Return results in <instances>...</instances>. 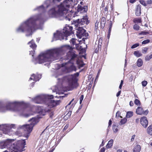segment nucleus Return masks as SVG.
<instances>
[{"label":"nucleus","instance_id":"obj_39","mask_svg":"<svg viewBox=\"0 0 152 152\" xmlns=\"http://www.w3.org/2000/svg\"><path fill=\"white\" fill-rule=\"evenodd\" d=\"M139 45V43H136L132 45L131 46V48L132 49H134L138 46Z\"/></svg>","mask_w":152,"mask_h":152},{"label":"nucleus","instance_id":"obj_9","mask_svg":"<svg viewBox=\"0 0 152 152\" xmlns=\"http://www.w3.org/2000/svg\"><path fill=\"white\" fill-rule=\"evenodd\" d=\"M15 126L14 124H2L0 125V137L2 136V133L8 134L10 132V129L14 128Z\"/></svg>","mask_w":152,"mask_h":152},{"label":"nucleus","instance_id":"obj_2","mask_svg":"<svg viewBox=\"0 0 152 152\" xmlns=\"http://www.w3.org/2000/svg\"><path fill=\"white\" fill-rule=\"evenodd\" d=\"M64 51L62 48H55L48 50L41 53L37 58L33 60L35 64H42L46 62L44 65L48 66L50 62L58 59Z\"/></svg>","mask_w":152,"mask_h":152},{"label":"nucleus","instance_id":"obj_41","mask_svg":"<svg viewBox=\"0 0 152 152\" xmlns=\"http://www.w3.org/2000/svg\"><path fill=\"white\" fill-rule=\"evenodd\" d=\"M69 68L71 71H76L75 67L73 65L71 66Z\"/></svg>","mask_w":152,"mask_h":152},{"label":"nucleus","instance_id":"obj_21","mask_svg":"<svg viewBox=\"0 0 152 152\" xmlns=\"http://www.w3.org/2000/svg\"><path fill=\"white\" fill-rule=\"evenodd\" d=\"M101 45H99V44H97V43H95L94 45V49H95V52L96 53L98 52L99 50L101 48Z\"/></svg>","mask_w":152,"mask_h":152},{"label":"nucleus","instance_id":"obj_47","mask_svg":"<svg viewBox=\"0 0 152 152\" xmlns=\"http://www.w3.org/2000/svg\"><path fill=\"white\" fill-rule=\"evenodd\" d=\"M148 110H146L144 111H143V112L142 114L145 115H146L148 114Z\"/></svg>","mask_w":152,"mask_h":152},{"label":"nucleus","instance_id":"obj_13","mask_svg":"<svg viewBox=\"0 0 152 152\" xmlns=\"http://www.w3.org/2000/svg\"><path fill=\"white\" fill-rule=\"evenodd\" d=\"M77 22L75 24L76 27L80 26L84 24L88 25L89 23V21L88 20L87 16H85L81 19H78L76 20Z\"/></svg>","mask_w":152,"mask_h":152},{"label":"nucleus","instance_id":"obj_64","mask_svg":"<svg viewBox=\"0 0 152 152\" xmlns=\"http://www.w3.org/2000/svg\"><path fill=\"white\" fill-rule=\"evenodd\" d=\"M122 149H118L117 151V152H122Z\"/></svg>","mask_w":152,"mask_h":152},{"label":"nucleus","instance_id":"obj_32","mask_svg":"<svg viewBox=\"0 0 152 152\" xmlns=\"http://www.w3.org/2000/svg\"><path fill=\"white\" fill-rule=\"evenodd\" d=\"M127 119L125 118H124L121 119L120 123V125H122V124H125L127 121Z\"/></svg>","mask_w":152,"mask_h":152},{"label":"nucleus","instance_id":"obj_33","mask_svg":"<svg viewBox=\"0 0 152 152\" xmlns=\"http://www.w3.org/2000/svg\"><path fill=\"white\" fill-rule=\"evenodd\" d=\"M140 27L137 25L135 24L133 26V28L136 31H138L140 29Z\"/></svg>","mask_w":152,"mask_h":152},{"label":"nucleus","instance_id":"obj_25","mask_svg":"<svg viewBox=\"0 0 152 152\" xmlns=\"http://www.w3.org/2000/svg\"><path fill=\"white\" fill-rule=\"evenodd\" d=\"M143 64V62L141 58H139L137 61V65L138 67L141 66Z\"/></svg>","mask_w":152,"mask_h":152},{"label":"nucleus","instance_id":"obj_7","mask_svg":"<svg viewBox=\"0 0 152 152\" xmlns=\"http://www.w3.org/2000/svg\"><path fill=\"white\" fill-rule=\"evenodd\" d=\"M26 142L24 140L18 141L16 146L12 144L13 147L11 146V148H9L3 152H22L24 150V146L26 145Z\"/></svg>","mask_w":152,"mask_h":152},{"label":"nucleus","instance_id":"obj_40","mask_svg":"<svg viewBox=\"0 0 152 152\" xmlns=\"http://www.w3.org/2000/svg\"><path fill=\"white\" fill-rule=\"evenodd\" d=\"M147 84V81L144 80L142 82V85L144 86H145Z\"/></svg>","mask_w":152,"mask_h":152},{"label":"nucleus","instance_id":"obj_46","mask_svg":"<svg viewBox=\"0 0 152 152\" xmlns=\"http://www.w3.org/2000/svg\"><path fill=\"white\" fill-rule=\"evenodd\" d=\"M101 69H99V70L98 71V73H97V75L96 76V79H97L99 77V75L100 74V73L101 72Z\"/></svg>","mask_w":152,"mask_h":152},{"label":"nucleus","instance_id":"obj_30","mask_svg":"<svg viewBox=\"0 0 152 152\" xmlns=\"http://www.w3.org/2000/svg\"><path fill=\"white\" fill-rule=\"evenodd\" d=\"M134 54L137 57H139L142 55V54L139 51H134Z\"/></svg>","mask_w":152,"mask_h":152},{"label":"nucleus","instance_id":"obj_28","mask_svg":"<svg viewBox=\"0 0 152 152\" xmlns=\"http://www.w3.org/2000/svg\"><path fill=\"white\" fill-rule=\"evenodd\" d=\"M106 19L104 17L102 18L100 24L102 26L104 27L105 24Z\"/></svg>","mask_w":152,"mask_h":152},{"label":"nucleus","instance_id":"obj_17","mask_svg":"<svg viewBox=\"0 0 152 152\" xmlns=\"http://www.w3.org/2000/svg\"><path fill=\"white\" fill-rule=\"evenodd\" d=\"M41 77V75L37 74L35 75L33 74L31 77L30 78L29 80H33L35 82L39 81Z\"/></svg>","mask_w":152,"mask_h":152},{"label":"nucleus","instance_id":"obj_15","mask_svg":"<svg viewBox=\"0 0 152 152\" xmlns=\"http://www.w3.org/2000/svg\"><path fill=\"white\" fill-rule=\"evenodd\" d=\"M28 44L29 45V47L33 50V51H30L29 53V54L31 55L33 57L35 50L37 48V46L35 43L33 39H32L31 41L29 42L28 43Z\"/></svg>","mask_w":152,"mask_h":152},{"label":"nucleus","instance_id":"obj_52","mask_svg":"<svg viewBox=\"0 0 152 152\" xmlns=\"http://www.w3.org/2000/svg\"><path fill=\"white\" fill-rule=\"evenodd\" d=\"M111 28H112V27H109L108 35H109V36L110 35V32H111Z\"/></svg>","mask_w":152,"mask_h":152},{"label":"nucleus","instance_id":"obj_56","mask_svg":"<svg viewBox=\"0 0 152 152\" xmlns=\"http://www.w3.org/2000/svg\"><path fill=\"white\" fill-rule=\"evenodd\" d=\"M71 111H69V112H68V113H67V115H66L69 116L71 115Z\"/></svg>","mask_w":152,"mask_h":152},{"label":"nucleus","instance_id":"obj_60","mask_svg":"<svg viewBox=\"0 0 152 152\" xmlns=\"http://www.w3.org/2000/svg\"><path fill=\"white\" fill-rule=\"evenodd\" d=\"M135 0H130V2L131 3H133L135 2Z\"/></svg>","mask_w":152,"mask_h":152},{"label":"nucleus","instance_id":"obj_18","mask_svg":"<svg viewBox=\"0 0 152 152\" xmlns=\"http://www.w3.org/2000/svg\"><path fill=\"white\" fill-rule=\"evenodd\" d=\"M68 54L71 57L70 59L69 60V61L72 63V61L74 60L75 58L77 57V55L75 53V52L73 50L69 51Z\"/></svg>","mask_w":152,"mask_h":152},{"label":"nucleus","instance_id":"obj_16","mask_svg":"<svg viewBox=\"0 0 152 152\" xmlns=\"http://www.w3.org/2000/svg\"><path fill=\"white\" fill-rule=\"evenodd\" d=\"M140 122L144 127L146 128L148 124V121L146 117H142L140 119Z\"/></svg>","mask_w":152,"mask_h":152},{"label":"nucleus","instance_id":"obj_55","mask_svg":"<svg viewBox=\"0 0 152 152\" xmlns=\"http://www.w3.org/2000/svg\"><path fill=\"white\" fill-rule=\"evenodd\" d=\"M112 124V121L111 120H110L109 122V126L108 127V128Z\"/></svg>","mask_w":152,"mask_h":152},{"label":"nucleus","instance_id":"obj_42","mask_svg":"<svg viewBox=\"0 0 152 152\" xmlns=\"http://www.w3.org/2000/svg\"><path fill=\"white\" fill-rule=\"evenodd\" d=\"M148 48L147 47L144 48L142 50V52L143 53H145L147 52Z\"/></svg>","mask_w":152,"mask_h":152},{"label":"nucleus","instance_id":"obj_22","mask_svg":"<svg viewBox=\"0 0 152 152\" xmlns=\"http://www.w3.org/2000/svg\"><path fill=\"white\" fill-rule=\"evenodd\" d=\"M141 150V147L140 145H136L133 150V152H140Z\"/></svg>","mask_w":152,"mask_h":152},{"label":"nucleus","instance_id":"obj_24","mask_svg":"<svg viewBox=\"0 0 152 152\" xmlns=\"http://www.w3.org/2000/svg\"><path fill=\"white\" fill-rule=\"evenodd\" d=\"M113 140L112 139L110 140L106 145V148H111L113 145Z\"/></svg>","mask_w":152,"mask_h":152},{"label":"nucleus","instance_id":"obj_59","mask_svg":"<svg viewBox=\"0 0 152 152\" xmlns=\"http://www.w3.org/2000/svg\"><path fill=\"white\" fill-rule=\"evenodd\" d=\"M104 141H103V140L101 144L100 145V147H101L104 145Z\"/></svg>","mask_w":152,"mask_h":152},{"label":"nucleus","instance_id":"obj_8","mask_svg":"<svg viewBox=\"0 0 152 152\" xmlns=\"http://www.w3.org/2000/svg\"><path fill=\"white\" fill-rule=\"evenodd\" d=\"M53 97V95H41L37 96L35 98L32 99V101L37 104H46L47 98Z\"/></svg>","mask_w":152,"mask_h":152},{"label":"nucleus","instance_id":"obj_51","mask_svg":"<svg viewBox=\"0 0 152 152\" xmlns=\"http://www.w3.org/2000/svg\"><path fill=\"white\" fill-rule=\"evenodd\" d=\"M135 137V135H133L132 136V138L131 140V141H133L134 140Z\"/></svg>","mask_w":152,"mask_h":152},{"label":"nucleus","instance_id":"obj_37","mask_svg":"<svg viewBox=\"0 0 152 152\" xmlns=\"http://www.w3.org/2000/svg\"><path fill=\"white\" fill-rule=\"evenodd\" d=\"M150 42V40L149 39H147L144 40L142 42V44H146L149 43Z\"/></svg>","mask_w":152,"mask_h":152},{"label":"nucleus","instance_id":"obj_10","mask_svg":"<svg viewBox=\"0 0 152 152\" xmlns=\"http://www.w3.org/2000/svg\"><path fill=\"white\" fill-rule=\"evenodd\" d=\"M79 75V73L77 72L74 75H69L67 77L69 86L70 90H72L74 88V85L76 82V77Z\"/></svg>","mask_w":152,"mask_h":152},{"label":"nucleus","instance_id":"obj_5","mask_svg":"<svg viewBox=\"0 0 152 152\" xmlns=\"http://www.w3.org/2000/svg\"><path fill=\"white\" fill-rule=\"evenodd\" d=\"M72 29V26L66 25L62 30L57 31L56 33L54 34L52 42L58 39L61 40L64 39V37H65L66 40L67 39L66 38L68 36L74 34Z\"/></svg>","mask_w":152,"mask_h":152},{"label":"nucleus","instance_id":"obj_50","mask_svg":"<svg viewBox=\"0 0 152 152\" xmlns=\"http://www.w3.org/2000/svg\"><path fill=\"white\" fill-rule=\"evenodd\" d=\"M121 114V113L119 111H118L116 114V117H119Z\"/></svg>","mask_w":152,"mask_h":152},{"label":"nucleus","instance_id":"obj_14","mask_svg":"<svg viewBox=\"0 0 152 152\" xmlns=\"http://www.w3.org/2000/svg\"><path fill=\"white\" fill-rule=\"evenodd\" d=\"M53 97L50 98H47L46 105H47L48 106H50V107H53L55 106H56L58 105L60 102V101L58 100H51L53 98Z\"/></svg>","mask_w":152,"mask_h":152},{"label":"nucleus","instance_id":"obj_44","mask_svg":"<svg viewBox=\"0 0 152 152\" xmlns=\"http://www.w3.org/2000/svg\"><path fill=\"white\" fill-rule=\"evenodd\" d=\"M140 4L143 5L144 6H145L146 5V3L143 0H140Z\"/></svg>","mask_w":152,"mask_h":152},{"label":"nucleus","instance_id":"obj_27","mask_svg":"<svg viewBox=\"0 0 152 152\" xmlns=\"http://www.w3.org/2000/svg\"><path fill=\"white\" fill-rule=\"evenodd\" d=\"M141 19L140 18H135L133 20V22L135 23H141Z\"/></svg>","mask_w":152,"mask_h":152},{"label":"nucleus","instance_id":"obj_38","mask_svg":"<svg viewBox=\"0 0 152 152\" xmlns=\"http://www.w3.org/2000/svg\"><path fill=\"white\" fill-rule=\"evenodd\" d=\"M102 41V38H100L98 41H96V43H97V44H99V45H101Z\"/></svg>","mask_w":152,"mask_h":152},{"label":"nucleus","instance_id":"obj_31","mask_svg":"<svg viewBox=\"0 0 152 152\" xmlns=\"http://www.w3.org/2000/svg\"><path fill=\"white\" fill-rule=\"evenodd\" d=\"M113 129L114 132H116L118 131V126L115 124L113 125Z\"/></svg>","mask_w":152,"mask_h":152},{"label":"nucleus","instance_id":"obj_6","mask_svg":"<svg viewBox=\"0 0 152 152\" xmlns=\"http://www.w3.org/2000/svg\"><path fill=\"white\" fill-rule=\"evenodd\" d=\"M29 121L31 122L30 124H25L20 126V129L26 132L27 135L26 136L27 138L29 136V134L31 132L34 126L38 122V119L35 117L32 118L29 120Z\"/></svg>","mask_w":152,"mask_h":152},{"label":"nucleus","instance_id":"obj_58","mask_svg":"<svg viewBox=\"0 0 152 152\" xmlns=\"http://www.w3.org/2000/svg\"><path fill=\"white\" fill-rule=\"evenodd\" d=\"M133 103L132 101H131L129 103V105L131 106H132L133 105Z\"/></svg>","mask_w":152,"mask_h":152},{"label":"nucleus","instance_id":"obj_23","mask_svg":"<svg viewBox=\"0 0 152 152\" xmlns=\"http://www.w3.org/2000/svg\"><path fill=\"white\" fill-rule=\"evenodd\" d=\"M143 112L142 108L140 107H138L136 110V113L138 115L142 114Z\"/></svg>","mask_w":152,"mask_h":152},{"label":"nucleus","instance_id":"obj_19","mask_svg":"<svg viewBox=\"0 0 152 152\" xmlns=\"http://www.w3.org/2000/svg\"><path fill=\"white\" fill-rule=\"evenodd\" d=\"M87 7L86 6H84L83 7L78 5L77 7V11L78 12H80V13L86 12L87 10Z\"/></svg>","mask_w":152,"mask_h":152},{"label":"nucleus","instance_id":"obj_61","mask_svg":"<svg viewBox=\"0 0 152 152\" xmlns=\"http://www.w3.org/2000/svg\"><path fill=\"white\" fill-rule=\"evenodd\" d=\"M108 10V7L107 6L105 7V8L104 9V10L105 11H107Z\"/></svg>","mask_w":152,"mask_h":152},{"label":"nucleus","instance_id":"obj_3","mask_svg":"<svg viewBox=\"0 0 152 152\" xmlns=\"http://www.w3.org/2000/svg\"><path fill=\"white\" fill-rule=\"evenodd\" d=\"M28 105L23 101L8 102L6 106L2 102L0 101V112H5L7 110H11L18 112L26 118L29 117L32 114L29 113L27 108H26Z\"/></svg>","mask_w":152,"mask_h":152},{"label":"nucleus","instance_id":"obj_62","mask_svg":"<svg viewBox=\"0 0 152 152\" xmlns=\"http://www.w3.org/2000/svg\"><path fill=\"white\" fill-rule=\"evenodd\" d=\"M68 125H67V124H66L65 126L64 127V130H65L68 127Z\"/></svg>","mask_w":152,"mask_h":152},{"label":"nucleus","instance_id":"obj_43","mask_svg":"<svg viewBox=\"0 0 152 152\" xmlns=\"http://www.w3.org/2000/svg\"><path fill=\"white\" fill-rule=\"evenodd\" d=\"M83 98H84L83 95H82L80 98V104H81V103H82V101L83 99Z\"/></svg>","mask_w":152,"mask_h":152},{"label":"nucleus","instance_id":"obj_29","mask_svg":"<svg viewBox=\"0 0 152 152\" xmlns=\"http://www.w3.org/2000/svg\"><path fill=\"white\" fill-rule=\"evenodd\" d=\"M133 115V113L131 111L128 112L126 114V117L127 118H130Z\"/></svg>","mask_w":152,"mask_h":152},{"label":"nucleus","instance_id":"obj_34","mask_svg":"<svg viewBox=\"0 0 152 152\" xmlns=\"http://www.w3.org/2000/svg\"><path fill=\"white\" fill-rule=\"evenodd\" d=\"M75 39L74 38H72L70 40V42L72 45H74L75 44Z\"/></svg>","mask_w":152,"mask_h":152},{"label":"nucleus","instance_id":"obj_36","mask_svg":"<svg viewBox=\"0 0 152 152\" xmlns=\"http://www.w3.org/2000/svg\"><path fill=\"white\" fill-rule=\"evenodd\" d=\"M134 103L135 104L137 105H139L140 104V101L137 99H136L135 100Z\"/></svg>","mask_w":152,"mask_h":152},{"label":"nucleus","instance_id":"obj_20","mask_svg":"<svg viewBox=\"0 0 152 152\" xmlns=\"http://www.w3.org/2000/svg\"><path fill=\"white\" fill-rule=\"evenodd\" d=\"M141 14V6L138 5L137 7V9L135 11L136 15L137 16H140Z\"/></svg>","mask_w":152,"mask_h":152},{"label":"nucleus","instance_id":"obj_53","mask_svg":"<svg viewBox=\"0 0 152 152\" xmlns=\"http://www.w3.org/2000/svg\"><path fill=\"white\" fill-rule=\"evenodd\" d=\"M105 151V149L104 148H102L100 151L99 152H104Z\"/></svg>","mask_w":152,"mask_h":152},{"label":"nucleus","instance_id":"obj_4","mask_svg":"<svg viewBox=\"0 0 152 152\" xmlns=\"http://www.w3.org/2000/svg\"><path fill=\"white\" fill-rule=\"evenodd\" d=\"M69 0H66L59 6H55L50 10L48 14L50 17L58 18L60 20L64 19L70 21L72 18V14L68 12L67 8L70 7Z\"/></svg>","mask_w":152,"mask_h":152},{"label":"nucleus","instance_id":"obj_11","mask_svg":"<svg viewBox=\"0 0 152 152\" xmlns=\"http://www.w3.org/2000/svg\"><path fill=\"white\" fill-rule=\"evenodd\" d=\"M76 29L77 31V36L81 38L83 36L87 37L88 35V33L86 32V31L82 27H76Z\"/></svg>","mask_w":152,"mask_h":152},{"label":"nucleus","instance_id":"obj_63","mask_svg":"<svg viewBox=\"0 0 152 152\" xmlns=\"http://www.w3.org/2000/svg\"><path fill=\"white\" fill-rule=\"evenodd\" d=\"M98 22H96V23H95V27H98Z\"/></svg>","mask_w":152,"mask_h":152},{"label":"nucleus","instance_id":"obj_35","mask_svg":"<svg viewBox=\"0 0 152 152\" xmlns=\"http://www.w3.org/2000/svg\"><path fill=\"white\" fill-rule=\"evenodd\" d=\"M148 34V32L145 31H142L141 32L139 33H138L139 35H146L147 34Z\"/></svg>","mask_w":152,"mask_h":152},{"label":"nucleus","instance_id":"obj_49","mask_svg":"<svg viewBox=\"0 0 152 152\" xmlns=\"http://www.w3.org/2000/svg\"><path fill=\"white\" fill-rule=\"evenodd\" d=\"M58 75H56L55 76V77L56 78H57L58 79V80H59L60 81H62V77L61 76V77H58Z\"/></svg>","mask_w":152,"mask_h":152},{"label":"nucleus","instance_id":"obj_1","mask_svg":"<svg viewBox=\"0 0 152 152\" xmlns=\"http://www.w3.org/2000/svg\"><path fill=\"white\" fill-rule=\"evenodd\" d=\"M61 0H47L41 6L37 7L34 9V10H37L39 12H42V14L32 16L26 21L21 23L16 28V32L18 33H25L26 36L31 35L33 32L36 29H42V28H38L36 25V21L40 20L42 21H44V13L46 11V9L51 7L50 10L55 6H59L56 5L55 3L56 2L60 1Z\"/></svg>","mask_w":152,"mask_h":152},{"label":"nucleus","instance_id":"obj_12","mask_svg":"<svg viewBox=\"0 0 152 152\" xmlns=\"http://www.w3.org/2000/svg\"><path fill=\"white\" fill-rule=\"evenodd\" d=\"M12 144V140L10 139H7L5 141L0 142V149L7 148V150L11 148V146L13 147Z\"/></svg>","mask_w":152,"mask_h":152},{"label":"nucleus","instance_id":"obj_48","mask_svg":"<svg viewBox=\"0 0 152 152\" xmlns=\"http://www.w3.org/2000/svg\"><path fill=\"white\" fill-rule=\"evenodd\" d=\"M147 4H152V0H148L146 2Z\"/></svg>","mask_w":152,"mask_h":152},{"label":"nucleus","instance_id":"obj_45","mask_svg":"<svg viewBox=\"0 0 152 152\" xmlns=\"http://www.w3.org/2000/svg\"><path fill=\"white\" fill-rule=\"evenodd\" d=\"M145 59L146 61H148L150 60L151 59V58L149 56L147 55L145 57Z\"/></svg>","mask_w":152,"mask_h":152},{"label":"nucleus","instance_id":"obj_26","mask_svg":"<svg viewBox=\"0 0 152 152\" xmlns=\"http://www.w3.org/2000/svg\"><path fill=\"white\" fill-rule=\"evenodd\" d=\"M147 132L150 135H152V125H150L147 129Z\"/></svg>","mask_w":152,"mask_h":152},{"label":"nucleus","instance_id":"obj_54","mask_svg":"<svg viewBox=\"0 0 152 152\" xmlns=\"http://www.w3.org/2000/svg\"><path fill=\"white\" fill-rule=\"evenodd\" d=\"M121 91H118V92L117 93V94H116V96L117 97H118V96H119L120 94H121Z\"/></svg>","mask_w":152,"mask_h":152},{"label":"nucleus","instance_id":"obj_57","mask_svg":"<svg viewBox=\"0 0 152 152\" xmlns=\"http://www.w3.org/2000/svg\"><path fill=\"white\" fill-rule=\"evenodd\" d=\"M112 23L111 21H110V23H109V26L110 27H112Z\"/></svg>","mask_w":152,"mask_h":152}]
</instances>
